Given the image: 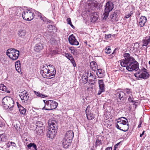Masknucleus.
<instances>
[{
    "label": "nucleus",
    "instance_id": "46",
    "mask_svg": "<svg viewBox=\"0 0 150 150\" xmlns=\"http://www.w3.org/2000/svg\"><path fill=\"white\" fill-rule=\"evenodd\" d=\"M89 81L90 82V83H89L91 84V85H94L96 83V81L93 80V79H89Z\"/></svg>",
    "mask_w": 150,
    "mask_h": 150
},
{
    "label": "nucleus",
    "instance_id": "26",
    "mask_svg": "<svg viewBox=\"0 0 150 150\" xmlns=\"http://www.w3.org/2000/svg\"><path fill=\"white\" fill-rule=\"evenodd\" d=\"M90 67L93 71H95L97 69V65L95 62H92L90 63Z\"/></svg>",
    "mask_w": 150,
    "mask_h": 150
},
{
    "label": "nucleus",
    "instance_id": "12",
    "mask_svg": "<svg viewBox=\"0 0 150 150\" xmlns=\"http://www.w3.org/2000/svg\"><path fill=\"white\" fill-rule=\"evenodd\" d=\"M125 59L120 62V64L122 67H125L127 63L129 62L131 59H134L132 57H130V54L129 53H125L123 55Z\"/></svg>",
    "mask_w": 150,
    "mask_h": 150
},
{
    "label": "nucleus",
    "instance_id": "19",
    "mask_svg": "<svg viewBox=\"0 0 150 150\" xmlns=\"http://www.w3.org/2000/svg\"><path fill=\"white\" fill-rule=\"evenodd\" d=\"M150 42V36H147L143 40V43L142 45V47H141V49H143V46H147Z\"/></svg>",
    "mask_w": 150,
    "mask_h": 150
},
{
    "label": "nucleus",
    "instance_id": "22",
    "mask_svg": "<svg viewBox=\"0 0 150 150\" xmlns=\"http://www.w3.org/2000/svg\"><path fill=\"white\" fill-rule=\"evenodd\" d=\"M96 74L99 78H101L105 76L104 71L101 69H97Z\"/></svg>",
    "mask_w": 150,
    "mask_h": 150
},
{
    "label": "nucleus",
    "instance_id": "7",
    "mask_svg": "<svg viewBox=\"0 0 150 150\" xmlns=\"http://www.w3.org/2000/svg\"><path fill=\"white\" fill-rule=\"evenodd\" d=\"M114 96L118 104L124 103L126 99L125 94L123 91H116Z\"/></svg>",
    "mask_w": 150,
    "mask_h": 150
},
{
    "label": "nucleus",
    "instance_id": "32",
    "mask_svg": "<svg viewBox=\"0 0 150 150\" xmlns=\"http://www.w3.org/2000/svg\"><path fill=\"white\" fill-rule=\"evenodd\" d=\"M0 90L6 92L7 93H10V91L8 90L6 87L3 84H1L0 86Z\"/></svg>",
    "mask_w": 150,
    "mask_h": 150
},
{
    "label": "nucleus",
    "instance_id": "6",
    "mask_svg": "<svg viewBox=\"0 0 150 150\" xmlns=\"http://www.w3.org/2000/svg\"><path fill=\"white\" fill-rule=\"evenodd\" d=\"M6 55L13 60H16L19 55V51L15 49H9L7 50Z\"/></svg>",
    "mask_w": 150,
    "mask_h": 150
},
{
    "label": "nucleus",
    "instance_id": "49",
    "mask_svg": "<svg viewBox=\"0 0 150 150\" xmlns=\"http://www.w3.org/2000/svg\"><path fill=\"white\" fill-rule=\"evenodd\" d=\"M50 42L52 45H54L56 43V41L55 40H54V39L53 38H52L50 40Z\"/></svg>",
    "mask_w": 150,
    "mask_h": 150
},
{
    "label": "nucleus",
    "instance_id": "64",
    "mask_svg": "<svg viewBox=\"0 0 150 150\" xmlns=\"http://www.w3.org/2000/svg\"><path fill=\"white\" fill-rule=\"evenodd\" d=\"M141 127V124L140 123L139 125H138V127L139 128H140Z\"/></svg>",
    "mask_w": 150,
    "mask_h": 150
},
{
    "label": "nucleus",
    "instance_id": "37",
    "mask_svg": "<svg viewBox=\"0 0 150 150\" xmlns=\"http://www.w3.org/2000/svg\"><path fill=\"white\" fill-rule=\"evenodd\" d=\"M124 91L125 93H126L127 95L130 94L131 95H132V91L131 89L126 88L124 89Z\"/></svg>",
    "mask_w": 150,
    "mask_h": 150
},
{
    "label": "nucleus",
    "instance_id": "58",
    "mask_svg": "<svg viewBox=\"0 0 150 150\" xmlns=\"http://www.w3.org/2000/svg\"><path fill=\"white\" fill-rule=\"evenodd\" d=\"M144 132H145V131H144L142 133V134H141L140 135V137H142V136L144 134Z\"/></svg>",
    "mask_w": 150,
    "mask_h": 150
},
{
    "label": "nucleus",
    "instance_id": "59",
    "mask_svg": "<svg viewBox=\"0 0 150 150\" xmlns=\"http://www.w3.org/2000/svg\"><path fill=\"white\" fill-rule=\"evenodd\" d=\"M93 79V80H95V81H96V82H97V79H96V76H95V77H93V79Z\"/></svg>",
    "mask_w": 150,
    "mask_h": 150
},
{
    "label": "nucleus",
    "instance_id": "11",
    "mask_svg": "<svg viewBox=\"0 0 150 150\" xmlns=\"http://www.w3.org/2000/svg\"><path fill=\"white\" fill-rule=\"evenodd\" d=\"M49 67L47 65H43L41 68L40 73L45 78H50L52 75L51 72H49Z\"/></svg>",
    "mask_w": 150,
    "mask_h": 150
},
{
    "label": "nucleus",
    "instance_id": "15",
    "mask_svg": "<svg viewBox=\"0 0 150 150\" xmlns=\"http://www.w3.org/2000/svg\"><path fill=\"white\" fill-rule=\"evenodd\" d=\"M147 20L146 17L144 16H141L139 19L138 26L140 28L143 27L146 22Z\"/></svg>",
    "mask_w": 150,
    "mask_h": 150
},
{
    "label": "nucleus",
    "instance_id": "48",
    "mask_svg": "<svg viewBox=\"0 0 150 150\" xmlns=\"http://www.w3.org/2000/svg\"><path fill=\"white\" fill-rule=\"evenodd\" d=\"M70 61L71 63L72 64L74 67H75L76 66V63L73 57L71 59V60H70Z\"/></svg>",
    "mask_w": 150,
    "mask_h": 150
},
{
    "label": "nucleus",
    "instance_id": "56",
    "mask_svg": "<svg viewBox=\"0 0 150 150\" xmlns=\"http://www.w3.org/2000/svg\"><path fill=\"white\" fill-rule=\"evenodd\" d=\"M14 127H15V128L17 130H18V129L20 128L19 127H18L17 125H14Z\"/></svg>",
    "mask_w": 150,
    "mask_h": 150
},
{
    "label": "nucleus",
    "instance_id": "45",
    "mask_svg": "<svg viewBox=\"0 0 150 150\" xmlns=\"http://www.w3.org/2000/svg\"><path fill=\"white\" fill-rule=\"evenodd\" d=\"M87 118L88 120H92L94 119V116L93 115L91 114L87 115Z\"/></svg>",
    "mask_w": 150,
    "mask_h": 150
},
{
    "label": "nucleus",
    "instance_id": "33",
    "mask_svg": "<svg viewBox=\"0 0 150 150\" xmlns=\"http://www.w3.org/2000/svg\"><path fill=\"white\" fill-rule=\"evenodd\" d=\"M34 93L38 97H41L42 98H45V97H47V96L39 92H37L34 91Z\"/></svg>",
    "mask_w": 150,
    "mask_h": 150
},
{
    "label": "nucleus",
    "instance_id": "53",
    "mask_svg": "<svg viewBox=\"0 0 150 150\" xmlns=\"http://www.w3.org/2000/svg\"><path fill=\"white\" fill-rule=\"evenodd\" d=\"M32 147L35 150H37V146L34 143H33V145Z\"/></svg>",
    "mask_w": 150,
    "mask_h": 150
},
{
    "label": "nucleus",
    "instance_id": "3",
    "mask_svg": "<svg viewBox=\"0 0 150 150\" xmlns=\"http://www.w3.org/2000/svg\"><path fill=\"white\" fill-rule=\"evenodd\" d=\"M139 64L134 58L131 59L129 62L127 63V64L124 67H126V69L129 71H137L139 69Z\"/></svg>",
    "mask_w": 150,
    "mask_h": 150
},
{
    "label": "nucleus",
    "instance_id": "17",
    "mask_svg": "<svg viewBox=\"0 0 150 150\" xmlns=\"http://www.w3.org/2000/svg\"><path fill=\"white\" fill-rule=\"evenodd\" d=\"M34 13L38 16V17H40V19L44 22L47 23H50L51 21L50 20L47 19L45 17L42 16L41 13L35 10Z\"/></svg>",
    "mask_w": 150,
    "mask_h": 150
},
{
    "label": "nucleus",
    "instance_id": "34",
    "mask_svg": "<svg viewBox=\"0 0 150 150\" xmlns=\"http://www.w3.org/2000/svg\"><path fill=\"white\" fill-rule=\"evenodd\" d=\"M82 79L83 81V82L84 83H86L88 81V77L86 75V73L85 74V76L84 74L82 76Z\"/></svg>",
    "mask_w": 150,
    "mask_h": 150
},
{
    "label": "nucleus",
    "instance_id": "60",
    "mask_svg": "<svg viewBox=\"0 0 150 150\" xmlns=\"http://www.w3.org/2000/svg\"><path fill=\"white\" fill-rule=\"evenodd\" d=\"M108 150H112V147H107Z\"/></svg>",
    "mask_w": 150,
    "mask_h": 150
},
{
    "label": "nucleus",
    "instance_id": "27",
    "mask_svg": "<svg viewBox=\"0 0 150 150\" xmlns=\"http://www.w3.org/2000/svg\"><path fill=\"white\" fill-rule=\"evenodd\" d=\"M19 111L21 114L24 115L26 113V110L21 105H18Z\"/></svg>",
    "mask_w": 150,
    "mask_h": 150
},
{
    "label": "nucleus",
    "instance_id": "41",
    "mask_svg": "<svg viewBox=\"0 0 150 150\" xmlns=\"http://www.w3.org/2000/svg\"><path fill=\"white\" fill-rule=\"evenodd\" d=\"M93 6L95 7L98 8H100L101 7V4L98 2H96L93 3Z\"/></svg>",
    "mask_w": 150,
    "mask_h": 150
},
{
    "label": "nucleus",
    "instance_id": "30",
    "mask_svg": "<svg viewBox=\"0 0 150 150\" xmlns=\"http://www.w3.org/2000/svg\"><path fill=\"white\" fill-rule=\"evenodd\" d=\"M7 139L6 135L5 134H0V142H5Z\"/></svg>",
    "mask_w": 150,
    "mask_h": 150
},
{
    "label": "nucleus",
    "instance_id": "20",
    "mask_svg": "<svg viewBox=\"0 0 150 150\" xmlns=\"http://www.w3.org/2000/svg\"><path fill=\"white\" fill-rule=\"evenodd\" d=\"M43 48V45L42 44H37L34 47L35 51L37 52H40Z\"/></svg>",
    "mask_w": 150,
    "mask_h": 150
},
{
    "label": "nucleus",
    "instance_id": "35",
    "mask_svg": "<svg viewBox=\"0 0 150 150\" xmlns=\"http://www.w3.org/2000/svg\"><path fill=\"white\" fill-rule=\"evenodd\" d=\"M69 50H71V53L74 55L77 54V50L75 49L74 47H71L69 48Z\"/></svg>",
    "mask_w": 150,
    "mask_h": 150
},
{
    "label": "nucleus",
    "instance_id": "2",
    "mask_svg": "<svg viewBox=\"0 0 150 150\" xmlns=\"http://www.w3.org/2000/svg\"><path fill=\"white\" fill-rule=\"evenodd\" d=\"M115 127L117 129L125 132L127 131L129 129L128 122L121 120V118H118L117 120Z\"/></svg>",
    "mask_w": 150,
    "mask_h": 150
},
{
    "label": "nucleus",
    "instance_id": "31",
    "mask_svg": "<svg viewBox=\"0 0 150 150\" xmlns=\"http://www.w3.org/2000/svg\"><path fill=\"white\" fill-rule=\"evenodd\" d=\"M16 10V7H15L9 8L8 10L9 14L11 15H15Z\"/></svg>",
    "mask_w": 150,
    "mask_h": 150
},
{
    "label": "nucleus",
    "instance_id": "25",
    "mask_svg": "<svg viewBox=\"0 0 150 150\" xmlns=\"http://www.w3.org/2000/svg\"><path fill=\"white\" fill-rule=\"evenodd\" d=\"M15 66L16 71L19 73L21 72V63L19 61H18L15 62Z\"/></svg>",
    "mask_w": 150,
    "mask_h": 150
},
{
    "label": "nucleus",
    "instance_id": "28",
    "mask_svg": "<svg viewBox=\"0 0 150 150\" xmlns=\"http://www.w3.org/2000/svg\"><path fill=\"white\" fill-rule=\"evenodd\" d=\"M46 104L45 105V106L42 108V110H52L51 105L49 103V101H47Z\"/></svg>",
    "mask_w": 150,
    "mask_h": 150
},
{
    "label": "nucleus",
    "instance_id": "38",
    "mask_svg": "<svg viewBox=\"0 0 150 150\" xmlns=\"http://www.w3.org/2000/svg\"><path fill=\"white\" fill-rule=\"evenodd\" d=\"M15 12L16 13H15V15L19 16L21 14V9L18 7H16V10Z\"/></svg>",
    "mask_w": 150,
    "mask_h": 150
},
{
    "label": "nucleus",
    "instance_id": "62",
    "mask_svg": "<svg viewBox=\"0 0 150 150\" xmlns=\"http://www.w3.org/2000/svg\"><path fill=\"white\" fill-rule=\"evenodd\" d=\"M117 147V146H116V145H115L114 146V150H116Z\"/></svg>",
    "mask_w": 150,
    "mask_h": 150
},
{
    "label": "nucleus",
    "instance_id": "21",
    "mask_svg": "<svg viewBox=\"0 0 150 150\" xmlns=\"http://www.w3.org/2000/svg\"><path fill=\"white\" fill-rule=\"evenodd\" d=\"M48 66L50 67V68H49V70H50L49 72H51V74L52 75L50 78H53L52 76H54L55 75L56 72L55 68L52 65H49Z\"/></svg>",
    "mask_w": 150,
    "mask_h": 150
},
{
    "label": "nucleus",
    "instance_id": "9",
    "mask_svg": "<svg viewBox=\"0 0 150 150\" xmlns=\"http://www.w3.org/2000/svg\"><path fill=\"white\" fill-rule=\"evenodd\" d=\"M103 15L104 16V18H106L108 17L110 12L113 9L114 4L111 1H108L106 3Z\"/></svg>",
    "mask_w": 150,
    "mask_h": 150
},
{
    "label": "nucleus",
    "instance_id": "63",
    "mask_svg": "<svg viewBox=\"0 0 150 150\" xmlns=\"http://www.w3.org/2000/svg\"><path fill=\"white\" fill-rule=\"evenodd\" d=\"M120 118H121V120H122L121 119L122 118H123L125 119L126 120H127V119L125 117H122Z\"/></svg>",
    "mask_w": 150,
    "mask_h": 150
},
{
    "label": "nucleus",
    "instance_id": "24",
    "mask_svg": "<svg viewBox=\"0 0 150 150\" xmlns=\"http://www.w3.org/2000/svg\"><path fill=\"white\" fill-rule=\"evenodd\" d=\"M44 127H41L40 128H36V133L38 135H41L42 134L43 131L45 130Z\"/></svg>",
    "mask_w": 150,
    "mask_h": 150
},
{
    "label": "nucleus",
    "instance_id": "36",
    "mask_svg": "<svg viewBox=\"0 0 150 150\" xmlns=\"http://www.w3.org/2000/svg\"><path fill=\"white\" fill-rule=\"evenodd\" d=\"M117 13V11H115L111 15L110 17L111 19H113L115 21L117 20L116 19Z\"/></svg>",
    "mask_w": 150,
    "mask_h": 150
},
{
    "label": "nucleus",
    "instance_id": "47",
    "mask_svg": "<svg viewBox=\"0 0 150 150\" xmlns=\"http://www.w3.org/2000/svg\"><path fill=\"white\" fill-rule=\"evenodd\" d=\"M105 52L107 54H110L111 53L110 47H108V49H106L105 50Z\"/></svg>",
    "mask_w": 150,
    "mask_h": 150
},
{
    "label": "nucleus",
    "instance_id": "14",
    "mask_svg": "<svg viewBox=\"0 0 150 150\" xmlns=\"http://www.w3.org/2000/svg\"><path fill=\"white\" fill-rule=\"evenodd\" d=\"M69 43L71 45H78L79 44V42L76 39L75 37L73 35H70L68 38Z\"/></svg>",
    "mask_w": 150,
    "mask_h": 150
},
{
    "label": "nucleus",
    "instance_id": "43",
    "mask_svg": "<svg viewBox=\"0 0 150 150\" xmlns=\"http://www.w3.org/2000/svg\"><path fill=\"white\" fill-rule=\"evenodd\" d=\"M65 56L69 60H71V59L73 58L71 55L70 54L67 53H65Z\"/></svg>",
    "mask_w": 150,
    "mask_h": 150
},
{
    "label": "nucleus",
    "instance_id": "52",
    "mask_svg": "<svg viewBox=\"0 0 150 150\" xmlns=\"http://www.w3.org/2000/svg\"><path fill=\"white\" fill-rule=\"evenodd\" d=\"M33 145V143H30L27 145V147L28 148L30 149L31 147H32Z\"/></svg>",
    "mask_w": 150,
    "mask_h": 150
},
{
    "label": "nucleus",
    "instance_id": "40",
    "mask_svg": "<svg viewBox=\"0 0 150 150\" xmlns=\"http://www.w3.org/2000/svg\"><path fill=\"white\" fill-rule=\"evenodd\" d=\"M43 123L40 121H38L36 123V128H40L41 127H43Z\"/></svg>",
    "mask_w": 150,
    "mask_h": 150
},
{
    "label": "nucleus",
    "instance_id": "61",
    "mask_svg": "<svg viewBox=\"0 0 150 150\" xmlns=\"http://www.w3.org/2000/svg\"><path fill=\"white\" fill-rule=\"evenodd\" d=\"M43 102L45 104V105L46 104V102H47V101H48V100H43Z\"/></svg>",
    "mask_w": 150,
    "mask_h": 150
},
{
    "label": "nucleus",
    "instance_id": "50",
    "mask_svg": "<svg viewBox=\"0 0 150 150\" xmlns=\"http://www.w3.org/2000/svg\"><path fill=\"white\" fill-rule=\"evenodd\" d=\"M6 147L7 148H9L10 146L11 145V142H8L7 143H6Z\"/></svg>",
    "mask_w": 150,
    "mask_h": 150
},
{
    "label": "nucleus",
    "instance_id": "8",
    "mask_svg": "<svg viewBox=\"0 0 150 150\" xmlns=\"http://www.w3.org/2000/svg\"><path fill=\"white\" fill-rule=\"evenodd\" d=\"M56 125L53 121L50 123V128L49 129V131L47 134V136L48 137L51 139H54L56 135V131L55 129Z\"/></svg>",
    "mask_w": 150,
    "mask_h": 150
},
{
    "label": "nucleus",
    "instance_id": "4",
    "mask_svg": "<svg viewBox=\"0 0 150 150\" xmlns=\"http://www.w3.org/2000/svg\"><path fill=\"white\" fill-rule=\"evenodd\" d=\"M2 105L5 109L13 107L14 102L13 99L9 97H5L2 99Z\"/></svg>",
    "mask_w": 150,
    "mask_h": 150
},
{
    "label": "nucleus",
    "instance_id": "54",
    "mask_svg": "<svg viewBox=\"0 0 150 150\" xmlns=\"http://www.w3.org/2000/svg\"><path fill=\"white\" fill-rule=\"evenodd\" d=\"M47 27L49 28L50 30L51 29H53V26L52 25H49L47 26Z\"/></svg>",
    "mask_w": 150,
    "mask_h": 150
},
{
    "label": "nucleus",
    "instance_id": "42",
    "mask_svg": "<svg viewBox=\"0 0 150 150\" xmlns=\"http://www.w3.org/2000/svg\"><path fill=\"white\" fill-rule=\"evenodd\" d=\"M91 72L89 73L88 72H87L86 74L88 77V76L89 77H91L92 79L93 78V77H95V76H96L95 74Z\"/></svg>",
    "mask_w": 150,
    "mask_h": 150
},
{
    "label": "nucleus",
    "instance_id": "18",
    "mask_svg": "<svg viewBox=\"0 0 150 150\" xmlns=\"http://www.w3.org/2000/svg\"><path fill=\"white\" fill-rule=\"evenodd\" d=\"M103 137L101 135H99L96 138L95 147L96 148L98 146L102 145V141Z\"/></svg>",
    "mask_w": 150,
    "mask_h": 150
},
{
    "label": "nucleus",
    "instance_id": "23",
    "mask_svg": "<svg viewBox=\"0 0 150 150\" xmlns=\"http://www.w3.org/2000/svg\"><path fill=\"white\" fill-rule=\"evenodd\" d=\"M26 34V31L24 29H20L18 31V36L21 38H23Z\"/></svg>",
    "mask_w": 150,
    "mask_h": 150
},
{
    "label": "nucleus",
    "instance_id": "10",
    "mask_svg": "<svg viewBox=\"0 0 150 150\" xmlns=\"http://www.w3.org/2000/svg\"><path fill=\"white\" fill-rule=\"evenodd\" d=\"M134 75L137 78H142L146 79L148 78L150 75L147 72V70L144 68L141 69L140 72H139L138 73H135Z\"/></svg>",
    "mask_w": 150,
    "mask_h": 150
},
{
    "label": "nucleus",
    "instance_id": "55",
    "mask_svg": "<svg viewBox=\"0 0 150 150\" xmlns=\"http://www.w3.org/2000/svg\"><path fill=\"white\" fill-rule=\"evenodd\" d=\"M11 146L15 147H16V144L14 142H11Z\"/></svg>",
    "mask_w": 150,
    "mask_h": 150
},
{
    "label": "nucleus",
    "instance_id": "16",
    "mask_svg": "<svg viewBox=\"0 0 150 150\" xmlns=\"http://www.w3.org/2000/svg\"><path fill=\"white\" fill-rule=\"evenodd\" d=\"M28 94L27 92L25 91L23 92H21L19 94V96L22 100H23L24 102L27 101L29 99V96H28Z\"/></svg>",
    "mask_w": 150,
    "mask_h": 150
},
{
    "label": "nucleus",
    "instance_id": "39",
    "mask_svg": "<svg viewBox=\"0 0 150 150\" xmlns=\"http://www.w3.org/2000/svg\"><path fill=\"white\" fill-rule=\"evenodd\" d=\"M128 101L130 103H136L134 100V98L133 97L132 95L129 96V98L128 99Z\"/></svg>",
    "mask_w": 150,
    "mask_h": 150
},
{
    "label": "nucleus",
    "instance_id": "1",
    "mask_svg": "<svg viewBox=\"0 0 150 150\" xmlns=\"http://www.w3.org/2000/svg\"><path fill=\"white\" fill-rule=\"evenodd\" d=\"M73 137L74 132L72 131L69 130L67 132L62 142L64 148H67L70 146V143Z\"/></svg>",
    "mask_w": 150,
    "mask_h": 150
},
{
    "label": "nucleus",
    "instance_id": "57",
    "mask_svg": "<svg viewBox=\"0 0 150 150\" xmlns=\"http://www.w3.org/2000/svg\"><path fill=\"white\" fill-rule=\"evenodd\" d=\"M4 125L2 123V122L0 120V127H2Z\"/></svg>",
    "mask_w": 150,
    "mask_h": 150
},
{
    "label": "nucleus",
    "instance_id": "44",
    "mask_svg": "<svg viewBox=\"0 0 150 150\" xmlns=\"http://www.w3.org/2000/svg\"><path fill=\"white\" fill-rule=\"evenodd\" d=\"M67 23L70 25V26L73 28H74V27L72 24L71 18H68L67 19Z\"/></svg>",
    "mask_w": 150,
    "mask_h": 150
},
{
    "label": "nucleus",
    "instance_id": "51",
    "mask_svg": "<svg viewBox=\"0 0 150 150\" xmlns=\"http://www.w3.org/2000/svg\"><path fill=\"white\" fill-rule=\"evenodd\" d=\"M132 13H130L129 14H128L126 15L125 16V18H128L130 16H132Z\"/></svg>",
    "mask_w": 150,
    "mask_h": 150
},
{
    "label": "nucleus",
    "instance_id": "5",
    "mask_svg": "<svg viewBox=\"0 0 150 150\" xmlns=\"http://www.w3.org/2000/svg\"><path fill=\"white\" fill-rule=\"evenodd\" d=\"M35 11V10L32 9H27L24 11L22 14L23 19L28 21L31 20L34 18Z\"/></svg>",
    "mask_w": 150,
    "mask_h": 150
},
{
    "label": "nucleus",
    "instance_id": "29",
    "mask_svg": "<svg viewBox=\"0 0 150 150\" xmlns=\"http://www.w3.org/2000/svg\"><path fill=\"white\" fill-rule=\"evenodd\" d=\"M49 103L51 105L52 110L56 108V103L55 101L49 100Z\"/></svg>",
    "mask_w": 150,
    "mask_h": 150
},
{
    "label": "nucleus",
    "instance_id": "13",
    "mask_svg": "<svg viewBox=\"0 0 150 150\" xmlns=\"http://www.w3.org/2000/svg\"><path fill=\"white\" fill-rule=\"evenodd\" d=\"M98 82L99 85V90L97 94L99 95H100L102 93L105 91V85L103 80L98 79Z\"/></svg>",
    "mask_w": 150,
    "mask_h": 150
}]
</instances>
